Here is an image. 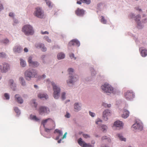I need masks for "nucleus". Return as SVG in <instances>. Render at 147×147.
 <instances>
[{
  "instance_id": "nucleus-1",
  "label": "nucleus",
  "mask_w": 147,
  "mask_h": 147,
  "mask_svg": "<svg viewBox=\"0 0 147 147\" xmlns=\"http://www.w3.org/2000/svg\"><path fill=\"white\" fill-rule=\"evenodd\" d=\"M47 82L48 84H50L52 86L54 91L53 96L55 99H57L59 97V94L60 92V88L57 86L54 83L51 82L48 80H47Z\"/></svg>"
},
{
  "instance_id": "nucleus-2",
  "label": "nucleus",
  "mask_w": 147,
  "mask_h": 147,
  "mask_svg": "<svg viewBox=\"0 0 147 147\" xmlns=\"http://www.w3.org/2000/svg\"><path fill=\"white\" fill-rule=\"evenodd\" d=\"M22 31L27 36L32 35L34 32L32 27L29 25L24 26L22 28Z\"/></svg>"
},
{
  "instance_id": "nucleus-3",
  "label": "nucleus",
  "mask_w": 147,
  "mask_h": 147,
  "mask_svg": "<svg viewBox=\"0 0 147 147\" xmlns=\"http://www.w3.org/2000/svg\"><path fill=\"white\" fill-rule=\"evenodd\" d=\"M101 88L104 92L108 93H112L113 90L111 85L107 83H105L102 86Z\"/></svg>"
},
{
  "instance_id": "nucleus-4",
  "label": "nucleus",
  "mask_w": 147,
  "mask_h": 147,
  "mask_svg": "<svg viewBox=\"0 0 147 147\" xmlns=\"http://www.w3.org/2000/svg\"><path fill=\"white\" fill-rule=\"evenodd\" d=\"M34 14L36 16L40 18H42L44 17L43 11L39 7L36 8Z\"/></svg>"
},
{
  "instance_id": "nucleus-5",
  "label": "nucleus",
  "mask_w": 147,
  "mask_h": 147,
  "mask_svg": "<svg viewBox=\"0 0 147 147\" xmlns=\"http://www.w3.org/2000/svg\"><path fill=\"white\" fill-rule=\"evenodd\" d=\"M37 74L36 71L34 70H32L31 72L29 70H27L25 72V77L27 79H30L31 78L35 77Z\"/></svg>"
},
{
  "instance_id": "nucleus-6",
  "label": "nucleus",
  "mask_w": 147,
  "mask_h": 147,
  "mask_svg": "<svg viewBox=\"0 0 147 147\" xmlns=\"http://www.w3.org/2000/svg\"><path fill=\"white\" fill-rule=\"evenodd\" d=\"M38 111L40 115H43L49 113L50 112V110L46 107L41 106L39 107Z\"/></svg>"
},
{
  "instance_id": "nucleus-7",
  "label": "nucleus",
  "mask_w": 147,
  "mask_h": 147,
  "mask_svg": "<svg viewBox=\"0 0 147 147\" xmlns=\"http://www.w3.org/2000/svg\"><path fill=\"white\" fill-rule=\"evenodd\" d=\"M78 142L79 145L82 147H93V146L90 144H87L82 139L79 138L78 140Z\"/></svg>"
},
{
  "instance_id": "nucleus-8",
  "label": "nucleus",
  "mask_w": 147,
  "mask_h": 147,
  "mask_svg": "<svg viewBox=\"0 0 147 147\" xmlns=\"http://www.w3.org/2000/svg\"><path fill=\"white\" fill-rule=\"evenodd\" d=\"M111 115V112L110 110L106 109L103 112V119L105 121L107 120L108 118Z\"/></svg>"
},
{
  "instance_id": "nucleus-9",
  "label": "nucleus",
  "mask_w": 147,
  "mask_h": 147,
  "mask_svg": "<svg viewBox=\"0 0 147 147\" xmlns=\"http://www.w3.org/2000/svg\"><path fill=\"white\" fill-rule=\"evenodd\" d=\"M48 121H49L52 123H53L54 122V121L52 119L50 118H48L46 119L45 120H43L42 121V124L43 125L44 127L45 128V131L47 132H49L50 130H52V129H49L45 127V125L47 122Z\"/></svg>"
},
{
  "instance_id": "nucleus-10",
  "label": "nucleus",
  "mask_w": 147,
  "mask_h": 147,
  "mask_svg": "<svg viewBox=\"0 0 147 147\" xmlns=\"http://www.w3.org/2000/svg\"><path fill=\"white\" fill-rule=\"evenodd\" d=\"M134 94L131 91H128L125 94V96L127 100H130L134 97Z\"/></svg>"
},
{
  "instance_id": "nucleus-11",
  "label": "nucleus",
  "mask_w": 147,
  "mask_h": 147,
  "mask_svg": "<svg viewBox=\"0 0 147 147\" xmlns=\"http://www.w3.org/2000/svg\"><path fill=\"white\" fill-rule=\"evenodd\" d=\"M132 127L135 129H138L140 130H141L143 128L142 124L138 122H136L133 124Z\"/></svg>"
},
{
  "instance_id": "nucleus-12",
  "label": "nucleus",
  "mask_w": 147,
  "mask_h": 147,
  "mask_svg": "<svg viewBox=\"0 0 147 147\" xmlns=\"http://www.w3.org/2000/svg\"><path fill=\"white\" fill-rule=\"evenodd\" d=\"M0 69L2 72H5L8 69L9 67V65L5 63H4L2 65H0Z\"/></svg>"
},
{
  "instance_id": "nucleus-13",
  "label": "nucleus",
  "mask_w": 147,
  "mask_h": 147,
  "mask_svg": "<svg viewBox=\"0 0 147 147\" xmlns=\"http://www.w3.org/2000/svg\"><path fill=\"white\" fill-rule=\"evenodd\" d=\"M75 45H76L78 47L80 46V42L78 40L75 39H73L69 43V46Z\"/></svg>"
},
{
  "instance_id": "nucleus-14",
  "label": "nucleus",
  "mask_w": 147,
  "mask_h": 147,
  "mask_svg": "<svg viewBox=\"0 0 147 147\" xmlns=\"http://www.w3.org/2000/svg\"><path fill=\"white\" fill-rule=\"evenodd\" d=\"M35 47L37 48L41 49L42 51L45 52L47 51V48L45 47L44 45L41 43H36L35 44Z\"/></svg>"
},
{
  "instance_id": "nucleus-15",
  "label": "nucleus",
  "mask_w": 147,
  "mask_h": 147,
  "mask_svg": "<svg viewBox=\"0 0 147 147\" xmlns=\"http://www.w3.org/2000/svg\"><path fill=\"white\" fill-rule=\"evenodd\" d=\"M78 77V76L77 75L74 77L70 76L69 78L70 80H67V83H72L76 81L77 80Z\"/></svg>"
},
{
  "instance_id": "nucleus-16",
  "label": "nucleus",
  "mask_w": 147,
  "mask_h": 147,
  "mask_svg": "<svg viewBox=\"0 0 147 147\" xmlns=\"http://www.w3.org/2000/svg\"><path fill=\"white\" fill-rule=\"evenodd\" d=\"M76 14L79 16H82L84 13V11L82 9L78 8L76 11Z\"/></svg>"
},
{
  "instance_id": "nucleus-17",
  "label": "nucleus",
  "mask_w": 147,
  "mask_h": 147,
  "mask_svg": "<svg viewBox=\"0 0 147 147\" xmlns=\"http://www.w3.org/2000/svg\"><path fill=\"white\" fill-rule=\"evenodd\" d=\"M15 101L18 102L20 104L23 103V100L19 95L18 94H16L15 96Z\"/></svg>"
},
{
  "instance_id": "nucleus-18",
  "label": "nucleus",
  "mask_w": 147,
  "mask_h": 147,
  "mask_svg": "<svg viewBox=\"0 0 147 147\" xmlns=\"http://www.w3.org/2000/svg\"><path fill=\"white\" fill-rule=\"evenodd\" d=\"M123 125L122 122L119 120L115 121L114 124V126L117 127H122Z\"/></svg>"
},
{
  "instance_id": "nucleus-19",
  "label": "nucleus",
  "mask_w": 147,
  "mask_h": 147,
  "mask_svg": "<svg viewBox=\"0 0 147 147\" xmlns=\"http://www.w3.org/2000/svg\"><path fill=\"white\" fill-rule=\"evenodd\" d=\"M22 50V49L20 46H16L13 49V51L15 53H20Z\"/></svg>"
},
{
  "instance_id": "nucleus-20",
  "label": "nucleus",
  "mask_w": 147,
  "mask_h": 147,
  "mask_svg": "<svg viewBox=\"0 0 147 147\" xmlns=\"http://www.w3.org/2000/svg\"><path fill=\"white\" fill-rule=\"evenodd\" d=\"M38 97L40 98H45V99H47L48 97L47 94L42 93L38 94Z\"/></svg>"
},
{
  "instance_id": "nucleus-21",
  "label": "nucleus",
  "mask_w": 147,
  "mask_h": 147,
  "mask_svg": "<svg viewBox=\"0 0 147 147\" xmlns=\"http://www.w3.org/2000/svg\"><path fill=\"white\" fill-rule=\"evenodd\" d=\"M129 112L127 110H125L124 111L123 114L122 115V117L124 118L127 117L129 115Z\"/></svg>"
},
{
  "instance_id": "nucleus-22",
  "label": "nucleus",
  "mask_w": 147,
  "mask_h": 147,
  "mask_svg": "<svg viewBox=\"0 0 147 147\" xmlns=\"http://www.w3.org/2000/svg\"><path fill=\"white\" fill-rule=\"evenodd\" d=\"M81 109V107L78 103H75L74 105V109L75 111H78Z\"/></svg>"
},
{
  "instance_id": "nucleus-23",
  "label": "nucleus",
  "mask_w": 147,
  "mask_h": 147,
  "mask_svg": "<svg viewBox=\"0 0 147 147\" xmlns=\"http://www.w3.org/2000/svg\"><path fill=\"white\" fill-rule=\"evenodd\" d=\"M9 82L10 83V86L11 88L13 90H15V88L16 87V84L13 83V80H10L9 81Z\"/></svg>"
},
{
  "instance_id": "nucleus-24",
  "label": "nucleus",
  "mask_w": 147,
  "mask_h": 147,
  "mask_svg": "<svg viewBox=\"0 0 147 147\" xmlns=\"http://www.w3.org/2000/svg\"><path fill=\"white\" fill-rule=\"evenodd\" d=\"M141 50V55L143 57L146 56L147 55V50L145 49H142L141 48L140 49Z\"/></svg>"
},
{
  "instance_id": "nucleus-25",
  "label": "nucleus",
  "mask_w": 147,
  "mask_h": 147,
  "mask_svg": "<svg viewBox=\"0 0 147 147\" xmlns=\"http://www.w3.org/2000/svg\"><path fill=\"white\" fill-rule=\"evenodd\" d=\"M57 57L58 59H63L65 57V55L62 53H60L58 54Z\"/></svg>"
},
{
  "instance_id": "nucleus-26",
  "label": "nucleus",
  "mask_w": 147,
  "mask_h": 147,
  "mask_svg": "<svg viewBox=\"0 0 147 147\" xmlns=\"http://www.w3.org/2000/svg\"><path fill=\"white\" fill-rule=\"evenodd\" d=\"M30 118L31 119L33 120L37 121L39 120V119L37 118L36 116L32 115H30Z\"/></svg>"
},
{
  "instance_id": "nucleus-27",
  "label": "nucleus",
  "mask_w": 147,
  "mask_h": 147,
  "mask_svg": "<svg viewBox=\"0 0 147 147\" xmlns=\"http://www.w3.org/2000/svg\"><path fill=\"white\" fill-rule=\"evenodd\" d=\"M39 65V63L37 61H33L32 63L30 65L33 67H37Z\"/></svg>"
},
{
  "instance_id": "nucleus-28",
  "label": "nucleus",
  "mask_w": 147,
  "mask_h": 147,
  "mask_svg": "<svg viewBox=\"0 0 147 147\" xmlns=\"http://www.w3.org/2000/svg\"><path fill=\"white\" fill-rule=\"evenodd\" d=\"M20 63L21 65L23 67H25L26 65V62L22 59H20Z\"/></svg>"
},
{
  "instance_id": "nucleus-29",
  "label": "nucleus",
  "mask_w": 147,
  "mask_h": 147,
  "mask_svg": "<svg viewBox=\"0 0 147 147\" xmlns=\"http://www.w3.org/2000/svg\"><path fill=\"white\" fill-rule=\"evenodd\" d=\"M118 137L119 138V139L121 141H125L126 139L125 138H123V136L121 135V134H117Z\"/></svg>"
},
{
  "instance_id": "nucleus-30",
  "label": "nucleus",
  "mask_w": 147,
  "mask_h": 147,
  "mask_svg": "<svg viewBox=\"0 0 147 147\" xmlns=\"http://www.w3.org/2000/svg\"><path fill=\"white\" fill-rule=\"evenodd\" d=\"M19 80L21 82V84L22 86L25 85V82L23 77H20L19 78Z\"/></svg>"
},
{
  "instance_id": "nucleus-31",
  "label": "nucleus",
  "mask_w": 147,
  "mask_h": 147,
  "mask_svg": "<svg viewBox=\"0 0 147 147\" xmlns=\"http://www.w3.org/2000/svg\"><path fill=\"white\" fill-rule=\"evenodd\" d=\"M135 18H136L135 19V21L137 22H138V25H139V23H138V21H139L140 20V16L139 15H138L137 16L135 17Z\"/></svg>"
},
{
  "instance_id": "nucleus-32",
  "label": "nucleus",
  "mask_w": 147,
  "mask_h": 147,
  "mask_svg": "<svg viewBox=\"0 0 147 147\" xmlns=\"http://www.w3.org/2000/svg\"><path fill=\"white\" fill-rule=\"evenodd\" d=\"M101 19L100 22L104 24H106L107 23V21L104 18V17L103 16H102L101 17Z\"/></svg>"
},
{
  "instance_id": "nucleus-33",
  "label": "nucleus",
  "mask_w": 147,
  "mask_h": 147,
  "mask_svg": "<svg viewBox=\"0 0 147 147\" xmlns=\"http://www.w3.org/2000/svg\"><path fill=\"white\" fill-rule=\"evenodd\" d=\"M32 56H30L28 57V62L30 65L33 61H32Z\"/></svg>"
},
{
  "instance_id": "nucleus-34",
  "label": "nucleus",
  "mask_w": 147,
  "mask_h": 147,
  "mask_svg": "<svg viewBox=\"0 0 147 147\" xmlns=\"http://www.w3.org/2000/svg\"><path fill=\"white\" fill-rule=\"evenodd\" d=\"M47 4V5L49 6V7H51L52 6L51 5V2L48 0H45Z\"/></svg>"
},
{
  "instance_id": "nucleus-35",
  "label": "nucleus",
  "mask_w": 147,
  "mask_h": 147,
  "mask_svg": "<svg viewBox=\"0 0 147 147\" xmlns=\"http://www.w3.org/2000/svg\"><path fill=\"white\" fill-rule=\"evenodd\" d=\"M101 127L102 128V130L103 131H104L106 130L107 128V126L106 125H103Z\"/></svg>"
},
{
  "instance_id": "nucleus-36",
  "label": "nucleus",
  "mask_w": 147,
  "mask_h": 147,
  "mask_svg": "<svg viewBox=\"0 0 147 147\" xmlns=\"http://www.w3.org/2000/svg\"><path fill=\"white\" fill-rule=\"evenodd\" d=\"M14 110L15 112L17 114H20V111L18 108L17 107H15L14 108Z\"/></svg>"
},
{
  "instance_id": "nucleus-37",
  "label": "nucleus",
  "mask_w": 147,
  "mask_h": 147,
  "mask_svg": "<svg viewBox=\"0 0 147 147\" xmlns=\"http://www.w3.org/2000/svg\"><path fill=\"white\" fill-rule=\"evenodd\" d=\"M44 39L49 42H51V40L49 38L48 36H45L44 37Z\"/></svg>"
},
{
  "instance_id": "nucleus-38",
  "label": "nucleus",
  "mask_w": 147,
  "mask_h": 147,
  "mask_svg": "<svg viewBox=\"0 0 147 147\" xmlns=\"http://www.w3.org/2000/svg\"><path fill=\"white\" fill-rule=\"evenodd\" d=\"M6 54L3 52L0 53V58L5 57L6 56Z\"/></svg>"
},
{
  "instance_id": "nucleus-39",
  "label": "nucleus",
  "mask_w": 147,
  "mask_h": 147,
  "mask_svg": "<svg viewBox=\"0 0 147 147\" xmlns=\"http://www.w3.org/2000/svg\"><path fill=\"white\" fill-rule=\"evenodd\" d=\"M82 1L88 4H89L90 3V0H83V1Z\"/></svg>"
},
{
  "instance_id": "nucleus-40",
  "label": "nucleus",
  "mask_w": 147,
  "mask_h": 147,
  "mask_svg": "<svg viewBox=\"0 0 147 147\" xmlns=\"http://www.w3.org/2000/svg\"><path fill=\"white\" fill-rule=\"evenodd\" d=\"M61 132H62V131L58 129H55L54 132V133H58L59 134L61 133Z\"/></svg>"
},
{
  "instance_id": "nucleus-41",
  "label": "nucleus",
  "mask_w": 147,
  "mask_h": 147,
  "mask_svg": "<svg viewBox=\"0 0 147 147\" xmlns=\"http://www.w3.org/2000/svg\"><path fill=\"white\" fill-rule=\"evenodd\" d=\"M102 105L105 107H110L111 106L110 104H107L106 103H103L102 104Z\"/></svg>"
},
{
  "instance_id": "nucleus-42",
  "label": "nucleus",
  "mask_w": 147,
  "mask_h": 147,
  "mask_svg": "<svg viewBox=\"0 0 147 147\" xmlns=\"http://www.w3.org/2000/svg\"><path fill=\"white\" fill-rule=\"evenodd\" d=\"M4 96L6 99L8 100L9 98V95L7 93H5L4 94Z\"/></svg>"
},
{
  "instance_id": "nucleus-43",
  "label": "nucleus",
  "mask_w": 147,
  "mask_h": 147,
  "mask_svg": "<svg viewBox=\"0 0 147 147\" xmlns=\"http://www.w3.org/2000/svg\"><path fill=\"white\" fill-rule=\"evenodd\" d=\"M68 70L69 74H71V73L74 71V69L71 68H69Z\"/></svg>"
},
{
  "instance_id": "nucleus-44",
  "label": "nucleus",
  "mask_w": 147,
  "mask_h": 147,
  "mask_svg": "<svg viewBox=\"0 0 147 147\" xmlns=\"http://www.w3.org/2000/svg\"><path fill=\"white\" fill-rule=\"evenodd\" d=\"M65 92H63L62 93L61 98L63 100L65 99Z\"/></svg>"
},
{
  "instance_id": "nucleus-45",
  "label": "nucleus",
  "mask_w": 147,
  "mask_h": 147,
  "mask_svg": "<svg viewBox=\"0 0 147 147\" xmlns=\"http://www.w3.org/2000/svg\"><path fill=\"white\" fill-rule=\"evenodd\" d=\"M82 135L83 137L85 138H90V136L88 134H83Z\"/></svg>"
},
{
  "instance_id": "nucleus-46",
  "label": "nucleus",
  "mask_w": 147,
  "mask_h": 147,
  "mask_svg": "<svg viewBox=\"0 0 147 147\" xmlns=\"http://www.w3.org/2000/svg\"><path fill=\"white\" fill-rule=\"evenodd\" d=\"M102 120L100 119H97V120L96 122V123L97 124H100V123H101L102 122Z\"/></svg>"
},
{
  "instance_id": "nucleus-47",
  "label": "nucleus",
  "mask_w": 147,
  "mask_h": 147,
  "mask_svg": "<svg viewBox=\"0 0 147 147\" xmlns=\"http://www.w3.org/2000/svg\"><path fill=\"white\" fill-rule=\"evenodd\" d=\"M69 56L71 59H76V58L75 57L73 53L70 54Z\"/></svg>"
},
{
  "instance_id": "nucleus-48",
  "label": "nucleus",
  "mask_w": 147,
  "mask_h": 147,
  "mask_svg": "<svg viewBox=\"0 0 147 147\" xmlns=\"http://www.w3.org/2000/svg\"><path fill=\"white\" fill-rule=\"evenodd\" d=\"M32 102L33 103V105H32V106H34L35 108L36 107L37 105V103L34 100H33Z\"/></svg>"
},
{
  "instance_id": "nucleus-49",
  "label": "nucleus",
  "mask_w": 147,
  "mask_h": 147,
  "mask_svg": "<svg viewBox=\"0 0 147 147\" xmlns=\"http://www.w3.org/2000/svg\"><path fill=\"white\" fill-rule=\"evenodd\" d=\"M62 134H63L62 132H61V133L59 134V135L56 137V140H58L59 138L60 137V136H62Z\"/></svg>"
},
{
  "instance_id": "nucleus-50",
  "label": "nucleus",
  "mask_w": 147,
  "mask_h": 147,
  "mask_svg": "<svg viewBox=\"0 0 147 147\" xmlns=\"http://www.w3.org/2000/svg\"><path fill=\"white\" fill-rule=\"evenodd\" d=\"M2 42H3L4 43L7 44L9 42V40L8 39H5L4 40H3L2 41Z\"/></svg>"
},
{
  "instance_id": "nucleus-51",
  "label": "nucleus",
  "mask_w": 147,
  "mask_h": 147,
  "mask_svg": "<svg viewBox=\"0 0 147 147\" xmlns=\"http://www.w3.org/2000/svg\"><path fill=\"white\" fill-rule=\"evenodd\" d=\"M89 113L90 115L92 117H94L95 115L94 113L90 111H89Z\"/></svg>"
},
{
  "instance_id": "nucleus-52",
  "label": "nucleus",
  "mask_w": 147,
  "mask_h": 147,
  "mask_svg": "<svg viewBox=\"0 0 147 147\" xmlns=\"http://www.w3.org/2000/svg\"><path fill=\"white\" fill-rule=\"evenodd\" d=\"M65 117H66L69 118L70 117V115L67 112L66 114L65 115Z\"/></svg>"
},
{
  "instance_id": "nucleus-53",
  "label": "nucleus",
  "mask_w": 147,
  "mask_h": 147,
  "mask_svg": "<svg viewBox=\"0 0 147 147\" xmlns=\"http://www.w3.org/2000/svg\"><path fill=\"white\" fill-rule=\"evenodd\" d=\"M41 33L42 34H48L49 32L47 31H45V32H41Z\"/></svg>"
},
{
  "instance_id": "nucleus-54",
  "label": "nucleus",
  "mask_w": 147,
  "mask_h": 147,
  "mask_svg": "<svg viewBox=\"0 0 147 147\" xmlns=\"http://www.w3.org/2000/svg\"><path fill=\"white\" fill-rule=\"evenodd\" d=\"M9 16L13 17L14 16L13 13H12L10 12L9 13Z\"/></svg>"
},
{
  "instance_id": "nucleus-55",
  "label": "nucleus",
  "mask_w": 147,
  "mask_h": 147,
  "mask_svg": "<svg viewBox=\"0 0 147 147\" xmlns=\"http://www.w3.org/2000/svg\"><path fill=\"white\" fill-rule=\"evenodd\" d=\"M3 9V6L0 3V11Z\"/></svg>"
},
{
  "instance_id": "nucleus-56",
  "label": "nucleus",
  "mask_w": 147,
  "mask_h": 147,
  "mask_svg": "<svg viewBox=\"0 0 147 147\" xmlns=\"http://www.w3.org/2000/svg\"><path fill=\"white\" fill-rule=\"evenodd\" d=\"M67 134V132H65V134H64V135H63L62 138V139H63L64 138H65L66 137V135Z\"/></svg>"
},
{
  "instance_id": "nucleus-57",
  "label": "nucleus",
  "mask_w": 147,
  "mask_h": 147,
  "mask_svg": "<svg viewBox=\"0 0 147 147\" xmlns=\"http://www.w3.org/2000/svg\"><path fill=\"white\" fill-rule=\"evenodd\" d=\"M24 51L25 52H27L28 51V49L26 47L24 49Z\"/></svg>"
},
{
  "instance_id": "nucleus-58",
  "label": "nucleus",
  "mask_w": 147,
  "mask_h": 147,
  "mask_svg": "<svg viewBox=\"0 0 147 147\" xmlns=\"http://www.w3.org/2000/svg\"><path fill=\"white\" fill-rule=\"evenodd\" d=\"M107 138L106 136H103L102 138V140L106 139Z\"/></svg>"
},
{
  "instance_id": "nucleus-59",
  "label": "nucleus",
  "mask_w": 147,
  "mask_h": 147,
  "mask_svg": "<svg viewBox=\"0 0 147 147\" xmlns=\"http://www.w3.org/2000/svg\"><path fill=\"white\" fill-rule=\"evenodd\" d=\"M77 3L79 4H81V2L80 1H77Z\"/></svg>"
},
{
  "instance_id": "nucleus-60",
  "label": "nucleus",
  "mask_w": 147,
  "mask_h": 147,
  "mask_svg": "<svg viewBox=\"0 0 147 147\" xmlns=\"http://www.w3.org/2000/svg\"><path fill=\"white\" fill-rule=\"evenodd\" d=\"M45 57V55H43L41 57L42 59H43Z\"/></svg>"
},
{
  "instance_id": "nucleus-61",
  "label": "nucleus",
  "mask_w": 147,
  "mask_h": 147,
  "mask_svg": "<svg viewBox=\"0 0 147 147\" xmlns=\"http://www.w3.org/2000/svg\"><path fill=\"white\" fill-rule=\"evenodd\" d=\"M61 139H60V140H59L58 141V143H61Z\"/></svg>"
},
{
  "instance_id": "nucleus-62",
  "label": "nucleus",
  "mask_w": 147,
  "mask_h": 147,
  "mask_svg": "<svg viewBox=\"0 0 147 147\" xmlns=\"http://www.w3.org/2000/svg\"><path fill=\"white\" fill-rule=\"evenodd\" d=\"M83 132L82 131H80L79 133V134L81 135L82 134Z\"/></svg>"
},
{
  "instance_id": "nucleus-63",
  "label": "nucleus",
  "mask_w": 147,
  "mask_h": 147,
  "mask_svg": "<svg viewBox=\"0 0 147 147\" xmlns=\"http://www.w3.org/2000/svg\"><path fill=\"white\" fill-rule=\"evenodd\" d=\"M42 77H43V78H45L46 77V76L45 74H43L42 75Z\"/></svg>"
},
{
  "instance_id": "nucleus-64",
  "label": "nucleus",
  "mask_w": 147,
  "mask_h": 147,
  "mask_svg": "<svg viewBox=\"0 0 147 147\" xmlns=\"http://www.w3.org/2000/svg\"><path fill=\"white\" fill-rule=\"evenodd\" d=\"M34 87L36 88H37L38 87V86L36 85H34Z\"/></svg>"
}]
</instances>
